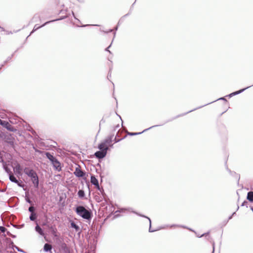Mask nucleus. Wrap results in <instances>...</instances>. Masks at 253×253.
I'll use <instances>...</instances> for the list:
<instances>
[{"label": "nucleus", "instance_id": "nucleus-1", "mask_svg": "<svg viewBox=\"0 0 253 253\" xmlns=\"http://www.w3.org/2000/svg\"><path fill=\"white\" fill-rule=\"evenodd\" d=\"M24 172L30 178L35 188H38L39 185V179L36 172L28 167L24 169Z\"/></svg>", "mask_w": 253, "mask_h": 253}, {"label": "nucleus", "instance_id": "nucleus-2", "mask_svg": "<svg viewBox=\"0 0 253 253\" xmlns=\"http://www.w3.org/2000/svg\"><path fill=\"white\" fill-rule=\"evenodd\" d=\"M98 151H96L93 156L98 159L99 163H101L103 158H104L109 150L108 147H102L101 145H98Z\"/></svg>", "mask_w": 253, "mask_h": 253}, {"label": "nucleus", "instance_id": "nucleus-3", "mask_svg": "<svg viewBox=\"0 0 253 253\" xmlns=\"http://www.w3.org/2000/svg\"><path fill=\"white\" fill-rule=\"evenodd\" d=\"M225 97H226V96H224V97H220V98H219L217 99V100H216L213 101H212V102H211L208 103L206 104H205V105H202V106H199V107H197V108H195V109H192V110H190V111H188V112H186V113H183V114H182L178 115H177V116H175V117H174V118H172V119H170V120H169L167 121L166 122V123H168V122H170V121H173V120H174V119H176V118H178V117H179L184 116V115H185L187 114L188 113H190V112H193V111H195V110H197V109H200V108H202V107H204V106H207V105H209V104H211V103H213V102H215L216 101H217V100H223V101H224L225 102H227V100H226V98H225Z\"/></svg>", "mask_w": 253, "mask_h": 253}, {"label": "nucleus", "instance_id": "nucleus-4", "mask_svg": "<svg viewBox=\"0 0 253 253\" xmlns=\"http://www.w3.org/2000/svg\"><path fill=\"white\" fill-rule=\"evenodd\" d=\"M76 212L84 218L89 219L90 217V212L84 207H78L76 209Z\"/></svg>", "mask_w": 253, "mask_h": 253}, {"label": "nucleus", "instance_id": "nucleus-5", "mask_svg": "<svg viewBox=\"0 0 253 253\" xmlns=\"http://www.w3.org/2000/svg\"><path fill=\"white\" fill-rule=\"evenodd\" d=\"M74 174L77 177L86 178V173L85 171L82 170L79 166L76 168Z\"/></svg>", "mask_w": 253, "mask_h": 253}, {"label": "nucleus", "instance_id": "nucleus-6", "mask_svg": "<svg viewBox=\"0 0 253 253\" xmlns=\"http://www.w3.org/2000/svg\"><path fill=\"white\" fill-rule=\"evenodd\" d=\"M0 125L6 128L8 130H9L11 132H15L16 131V129L14 128L13 126L11 125L7 121L2 120L0 119Z\"/></svg>", "mask_w": 253, "mask_h": 253}, {"label": "nucleus", "instance_id": "nucleus-7", "mask_svg": "<svg viewBox=\"0 0 253 253\" xmlns=\"http://www.w3.org/2000/svg\"><path fill=\"white\" fill-rule=\"evenodd\" d=\"M15 166L13 168V171L15 174L18 177L21 176L22 175V171H24V169L22 168L20 165L16 163L15 164Z\"/></svg>", "mask_w": 253, "mask_h": 253}, {"label": "nucleus", "instance_id": "nucleus-8", "mask_svg": "<svg viewBox=\"0 0 253 253\" xmlns=\"http://www.w3.org/2000/svg\"><path fill=\"white\" fill-rule=\"evenodd\" d=\"M4 142L9 144L13 148L15 147V139L11 134L4 136Z\"/></svg>", "mask_w": 253, "mask_h": 253}, {"label": "nucleus", "instance_id": "nucleus-9", "mask_svg": "<svg viewBox=\"0 0 253 253\" xmlns=\"http://www.w3.org/2000/svg\"><path fill=\"white\" fill-rule=\"evenodd\" d=\"M9 180L13 183L17 184L18 186L20 187L23 188L24 184L20 179H17L14 174H11L9 175Z\"/></svg>", "mask_w": 253, "mask_h": 253}, {"label": "nucleus", "instance_id": "nucleus-10", "mask_svg": "<svg viewBox=\"0 0 253 253\" xmlns=\"http://www.w3.org/2000/svg\"><path fill=\"white\" fill-rule=\"evenodd\" d=\"M114 135H111L108 136L106 139L100 143L98 145H101L102 147H108L107 145H109L113 141Z\"/></svg>", "mask_w": 253, "mask_h": 253}, {"label": "nucleus", "instance_id": "nucleus-11", "mask_svg": "<svg viewBox=\"0 0 253 253\" xmlns=\"http://www.w3.org/2000/svg\"><path fill=\"white\" fill-rule=\"evenodd\" d=\"M51 165H52L54 169L56 170L60 171L62 170L61 163L57 158H56L53 162L51 163Z\"/></svg>", "mask_w": 253, "mask_h": 253}, {"label": "nucleus", "instance_id": "nucleus-12", "mask_svg": "<svg viewBox=\"0 0 253 253\" xmlns=\"http://www.w3.org/2000/svg\"><path fill=\"white\" fill-rule=\"evenodd\" d=\"M90 182L92 185H94L96 187V190H100L98 180L94 174H91Z\"/></svg>", "mask_w": 253, "mask_h": 253}, {"label": "nucleus", "instance_id": "nucleus-13", "mask_svg": "<svg viewBox=\"0 0 253 253\" xmlns=\"http://www.w3.org/2000/svg\"><path fill=\"white\" fill-rule=\"evenodd\" d=\"M161 125H155V126H153L148 128H146V129H145L144 130H143L141 132H127V135H129V136H135V135H139V134H142V133L151 129L152 128H153V127H157V126H161Z\"/></svg>", "mask_w": 253, "mask_h": 253}, {"label": "nucleus", "instance_id": "nucleus-14", "mask_svg": "<svg viewBox=\"0 0 253 253\" xmlns=\"http://www.w3.org/2000/svg\"><path fill=\"white\" fill-rule=\"evenodd\" d=\"M226 169L229 172L230 175L237 180L238 184H239V181L240 178V174L234 171H231L227 167H226Z\"/></svg>", "mask_w": 253, "mask_h": 253}, {"label": "nucleus", "instance_id": "nucleus-15", "mask_svg": "<svg viewBox=\"0 0 253 253\" xmlns=\"http://www.w3.org/2000/svg\"><path fill=\"white\" fill-rule=\"evenodd\" d=\"M45 155L46 158L50 161L51 163L53 162V161L56 158L55 156H53V154L49 152H45Z\"/></svg>", "mask_w": 253, "mask_h": 253}, {"label": "nucleus", "instance_id": "nucleus-16", "mask_svg": "<svg viewBox=\"0 0 253 253\" xmlns=\"http://www.w3.org/2000/svg\"><path fill=\"white\" fill-rule=\"evenodd\" d=\"M251 86H252V85H250L249 86H247L245 88H242V89H241L239 90H237V91H234V92H233L231 93L232 96H235V95H238L239 94H240L241 93H242L243 92H244L245 90H246V89H248L249 88L251 87Z\"/></svg>", "mask_w": 253, "mask_h": 253}, {"label": "nucleus", "instance_id": "nucleus-17", "mask_svg": "<svg viewBox=\"0 0 253 253\" xmlns=\"http://www.w3.org/2000/svg\"><path fill=\"white\" fill-rule=\"evenodd\" d=\"M49 23H50V22L46 21V22H45L44 23H43V24H42V25H41L40 26H38V25L36 24L35 25L33 30H34V31L35 32L37 30H38V29H39L40 28L45 26V25H46L47 24H48Z\"/></svg>", "mask_w": 253, "mask_h": 253}, {"label": "nucleus", "instance_id": "nucleus-18", "mask_svg": "<svg viewBox=\"0 0 253 253\" xmlns=\"http://www.w3.org/2000/svg\"><path fill=\"white\" fill-rule=\"evenodd\" d=\"M2 168L8 174V176L9 175L13 174L10 169L8 167L7 165H4V166H3Z\"/></svg>", "mask_w": 253, "mask_h": 253}, {"label": "nucleus", "instance_id": "nucleus-19", "mask_svg": "<svg viewBox=\"0 0 253 253\" xmlns=\"http://www.w3.org/2000/svg\"><path fill=\"white\" fill-rule=\"evenodd\" d=\"M247 199L251 202H253V192L250 191L248 193Z\"/></svg>", "mask_w": 253, "mask_h": 253}, {"label": "nucleus", "instance_id": "nucleus-20", "mask_svg": "<svg viewBox=\"0 0 253 253\" xmlns=\"http://www.w3.org/2000/svg\"><path fill=\"white\" fill-rule=\"evenodd\" d=\"M52 246L51 245L48 244H45L44 246V250L46 252L49 251L51 250Z\"/></svg>", "mask_w": 253, "mask_h": 253}, {"label": "nucleus", "instance_id": "nucleus-21", "mask_svg": "<svg viewBox=\"0 0 253 253\" xmlns=\"http://www.w3.org/2000/svg\"><path fill=\"white\" fill-rule=\"evenodd\" d=\"M66 18H67V16H66V15L62 16H61L59 18H57V19H54V20H50V21H48V22H50V23L51 22H55V21H57L61 20H63V19H65Z\"/></svg>", "mask_w": 253, "mask_h": 253}, {"label": "nucleus", "instance_id": "nucleus-22", "mask_svg": "<svg viewBox=\"0 0 253 253\" xmlns=\"http://www.w3.org/2000/svg\"><path fill=\"white\" fill-rule=\"evenodd\" d=\"M36 230L41 235H43V233L42 232V229H41V228L39 226V225H37L36 226Z\"/></svg>", "mask_w": 253, "mask_h": 253}, {"label": "nucleus", "instance_id": "nucleus-23", "mask_svg": "<svg viewBox=\"0 0 253 253\" xmlns=\"http://www.w3.org/2000/svg\"><path fill=\"white\" fill-rule=\"evenodd\" d=\"M130 14V13L128 12L127 13V14H125V15H124L123 16H122L121 19L119 20L118 23V25H119L120 23H121L123 20H124V19L125 17L128 16Z\"/></svg>", "mask_w": 253, "mask_h": 253}, {"label": "nucleus", "instance_id": "nucleus-24", "mask_svg": "<svg viewBox=\"0 0 253 253\" xmlns=\"http://www.w3.org/2000/svg\"><path fill=\"white\" fill-rule=\"evenodd\" d=\"M37 216L35 212L31 213V214L30 216V218L31 220L34 221L36 219Z\"/></svg>", "mask_w": 253, "mask_h": 253}, {"label": "nucleus", "instance_id": "nucleus-25", "mask_svg": "<svg viewBox=\"0 0 253 253\" xmlns=\"http://www.w3.org/2000/svg\"><path fill=\"white\" fill-rule=\"evenodd\" d=\"M71 227L76 229V231H78L79 229V227L78 225H77L74 222H72L71 224Z\"/></svg>", "mask_w": 253, "mask_h": 253}, {"label": "nucleus", "instance_id": "nucleus-26", "mask_svg": "<svg viewBox=\"0 0 253 253\" xmlns=\"http://www.w3.org/2000/svg\"><path fill=\"white\" fill-rule=\"evenodd\" d=\"M39 16L37 14H35L34 17H33L32 20H31V22H36L37 21V20L39 18Z\"/></svg>", "mask_w": 253, "mask_h": 253}, {"label": "nucleus", "instance_id": "nucleus-27", "mask_svg": "<svg viewBox=\"0 0 253 253\" xmlns=\"http://www.w3.org/2000/svg\"><path fill=\"white\" fill-rule=\"evenodd\" d=\"M78 195L80 197H83L84 196V191H79Z\"/></svg>", "mask_w": 253, "mask_h": 253}, {"label": "nucleus", "instance_id": "nucleus-28", "mask_svg": "<svg viewBox=\"0 0 253 253\" xmlns=\"http://www.w3.org/2000/svg\"><path fill=\"white\" fill-rule=\"evenodd\" d=\"M11 59V57H8L6 60H5L2 64L4 66L8 62H9Z\"/></svg>", "mask_w": 253, "mask_h": 253}, {"label": "nucleus", "instance_id": "nucleus-29", "mask_svg": "<svg viewBox=\"0 0 253 253\" xmlns=\"http://www.w3.org/2000/svg\"><path fill=\"white\" fill-rule=\"evenodd\" d=\"M6 229L3 227V226H0V231L2 232V233H4L5 232Z\"/></svg>", "mask_w": 253, "mask_h": 253}, {"label": "nucleus", "instance_id": "nucleus-30", "mask_svg": "<svg viewBox=\"0 0 253 253\" xmlns=\"http://www.w3.org/2000/svg\"><path fill=\"white\" fill-rule=\"evenodd\" d=\"M0 159H1V160H0V162L2 163V167L4 166V165H6V162L2 158Z\"/></svg>", "mask_w": 253, "mask_h": 253}, {"label": "nucleus", "instance_id": "nucleus-31", "mask_svg": "<svg viewBox=\"0 0 253 253\" xmlns=\"http://www.w3.org/2000/svg\"><path fill=\"white\" fill-rule=\"evenodd\" d=\"M34 207H33V206H31L30 207H29V211H30L31 213H33V212H34Z\"/></svg>", "mask_w": 253, "mask_h": 253}, {"label": "nucleus", "instance_id": "nucleus-32", "mask_svg": "<svg viewBox=\"0 0 253 253\" xmlns=\"http://www.w3.org/2000/svg\"><path fill=\"white\" fill-rule=\"evenodd\" d=\"M72 14L73 15V16L74 17V18H75V19L77 20L78 22H79L80 23H81V21L79 19H78L75 16V13L73 12V11H72Z\"/></svg>", "mask_w": 253, "mask_h": 253}, {"label": "nucleus", "instance_id": "nucleus-33", "mask_svg": "<svg viewBox=\"0 0 253 253\" xmlns=\"http://www.w3.org/2000/svg\"><path fill=\"white\" fill-rule=\"evenodd\" d=\"M105 123V120L102 118L100 121V123H99V127H100V126L101 124H104Z\"/></svg>", "mask_w": 253, "mask_h": 253}, {"label": "nucleus", "instance_id": "nucleus-34", "mask_svg": "<svg viewBox=\"0 0 253 253\" xmlns=\"http://www.w3.org/2000/svg\"><path fill=\"white\" fill-rule=\"evenodd\" d=\"M124 138H122L121 139H118L116 138V137L114 138V141L115 143H117L118 142H119L120 141H121V140L123 139Z\"/></svg>", "mask_w": 253, "mask_h": 253}, {"label": "nucleus", "instance_id": "nucleus-35", "mask_svg": "<svg viewBox=\"0 0 253 253\" xmlns=\"http://www.w3.org/2000/svg\"><path fill=\"white\" fill-rule=\"evenodd\" d=\"M28 192H27L26 193V200L29 203H31V201H30V200L28 198Z\"/></svg>", "mask_w": 253, "mask_h": 253}, {"label": "nucleus", "instance_id": "nucleus-36", "mask_svg": "<svg viewBox=\"0 0 253 253\" xmlns=\"http://www.w3.org/2000/svg\"><path fill=\"white\" fill-rule=\"evenodd\" d=\"M111 45H112V43H111V44L109 45V46H108L107 48H105V51H108V52H109L110 53H111V52L109 50V48L111 47Z\"/></svg>", "mask_w": 253, "mask_h": 253}, {"label": "nucleus", "instance_id": "nucleus-37", "mask_svg": "<svg viewBox=\"0 0 253 253\" xmlns=\"http://www.w3.org/2000/svg\"><path fill=\"white\" fill-rule=\"evenodd\" d=\"M111 70H112V68H110L109 71V73H108V75H107L108 79H109V78L111 77Z\"/></svg>", "mask_w": 253, "mask_h": 253}, {"label": "nucleus", "instance_id": "nucleus-38", "mask_svg": "<svg viewBox=\"0 0 253 253\" xmlns=\"http://www.w3.org/2000/svg\"><path fill=\"white\" fill-rule=\"evenodd\" d=\"M33 149L35 150V151L36 152H39V153H42V151H39L38 149H37L34 146H33Z\"/></svg>", "mask_w": 253, "mask_h": 253}, {"label": "nucleus", "instance_id": "nucleus-39", "mask_svg": "<svg viewBox=\"0 0 253 253\" xmlns=\"http://www.w3.org/2000/svg\"><path fill=\"white\" fill-rule=\"evenodd\" d=\"M107 146H108V147L109 148V150H110V148L113 147V144H112V143L109 145H107Z\"/></svg>", "mask_w": 253, "mask_h": 253}, {"label": "nucleus", "instance_id": "nucleus-40", "mask_svg": "<svg viewBox=\"0 0 253 253\" xmlns=\"http://www.w3.org/2000/svg\"><path fill=\"white\" fill-rule=\"evenodd\" d=\"M117 116H119V118H120V119L121 120V121H122V126L123 127V121L122 120V118H121V116H120L119 115H118V114H117Z\"/></svg>", "mask_w": 253, "mask_h": 253}, {"label": "nucleus", "instance_id": "nucleus-41", "mask_svg": "<svg viewBox=\"0 0 253 253\" xmlns=\"http://www.w3.org/2000/svg\"><path fill=\"white\" fill-rule=\"evenodd\" d=\"M56 229H53V231H52V233L55 236H56V235L55 234L56 233Z\"/></svg>", "mask_w": 253, "mask_h": 253}, {"label": "nucleus", "instance_id": "nucleus-42", "mask_svg": "<svg viewBox=\"0 0 253 253\" xmlns=\"http://www.w3.org/2000/svg\"><path fill=\"white\" fill-rule=\"evenodd\" d=\"M120 127V125L119 124H118L117 125H116L115 127V128H114V131H115L116 130V129H117L118 128H119Z\"/></svg>", "mask_w": 253, "mask_h": 253}, {"label": "nucleus", "instance_id": "nucleus-43", "mask_svg": "<svg viewBox=\"0 0 253 253\" xmlns=\"http://www.w3.org/2000/svg\"><path fill=\"white\" fill-rule=\"evenodd\" d=\"M112 32V29H109L108 31H103V32H104L105 33H110Z\"/></svg>", "mask_w": 253, "mask_h": 253}, {"label": "nucleus", "instance_id": "nucleus-44", "mask_svg": "<svg viewBox=\"0 0 253 253\" xmlns=\"http://www.w3.org/2000/svg\"><path fill=\"white\" fill-rule=\"evenodd\" d=\"M35 32V31H34V30H33L30 33L29 35L27 37V39L33 33H34Z\"/></svg>", "mask_w": 253, "mask_h": 253}, {"label": "nucleus", "instance_id": "nucleus-45", "mask_svg": "<svg viewBox=\"0 0 253 253\" xmlns=\"http://www.w3.org/2000/svg\"><path fill=\"white\" fill-rule=\"evenodd\" d=\"M225 96H226V97H229V98H231V97H233V96H232V95L231 93H230L229 94H228V95H227Z\"/></svg>", "mask_w": 253, "mask_h": 253}, {"label": "nucleus", "instance_id": "nucleus-46", "mask_svg": "<svg viewBox=\"0 0 253 253\" xmlns=\"http://www.w3.org/2000/svg\"><path fill=\"white\" fill-rule=\"evenodd\" d=\"M225 96H226V97H229V98H231V97H233V96H232V95L231 93H230L229 94H228V95H227Z\"/></svg>", "mask_w": 253, "mask_h": 253}, {"label": "nucleus", "instance_id": "nucleus-47", "mask_svg": "<svg viewBox=\"0 0 253 253\" xmlns=\"http://www.w3.org/2000/svg\"><path fill=\"white\" fill-rule=\"evenodd\" d=\"M89 25H83L81 26L80 27H85L88 26Z\"/></svg>", "mask_w": 253, "mask_h": 253}, {"label": "nucleus", "instance_id": "nucleus-48", "mask_svg": "<svg viewBox=\"0 0 253 253\" xmlns=\"http://www.w3.org/2000/svg\"><path fill=\"white\" fill-rule=\"evenodd\" d=\"M4 66V65L2 64L0 65V70L2 69V68Z\"/></svg>", "mask_w": 253, "mask_h": 253}, {"label": "nucleus", "instance_id": "nucleus-49", "mask_svg": "<svg viewBox=\"0 0 253 253\" xmlns=\"http://www.w3.org/2000/svg\"><path fill=\"white\" fill-rule=\"evenodd\" d=\"M97 166L99 167H101V165H100V163H99H99H98V164H97Z\"/></svg>", "mask_w": 253, "mask_h": 253}, {"label": "nucleus", "instance_id": "nucleus-50", "mask_svg": "<svg viewBox=\"0 0 253 253\" xmlns=\"http://www.w3.org/2000/svg\"><path fill=\"white\" fill-rule=\"evenodd\" d=\"M118 25H117L115 28V30L116 31H117L118 30Z\"/></svg>", "mask_w": 253, "mask_h": 253}, {"label": "nucleus", "instance_id": "nucleus-51", "mask_svg": "<svg viewBox=\"0 0 253 253\" xmlns=\"http://www.w3.org/2000/svg\"><path fill=\"white\" fill-rule=\"evenodd\" d=\"M0 29H1L2 30V31H4V28H2V27H1L0 26Z\"/></svg>", "mask_w": 253, "mask_h": 253}, {"label": "nucleus", "instance_id": "nucleus-52", "mask_svg": "<svg viewBox=\"0 0 253 253\" xmlns=\"http://www.w3.org/2000/svg\"><path fill=\"white\" fill-rule=\"evenodd\" d=\"M14 53H13V54H11V56H9V57H11V58H12V57H13V55H14Z\"/></svg>", "mask_w": 253, "mask_h": 253}, {"label": "nucleus", "instance_id": "nucleus-53", "mask_svg": "<svg viewBox=\"0 0 253 253\" xmlns=\"http://www.w3.org/2000/svg\"><path fill=\"white\" fill-rule=\"evenodd\" d=\"M14 53H13V54H11V56H9V57H11V58H12V57H13V55H14Z\"/></svg>", "mask_w": 253, "mask_h": 253}, {"label": "nucleus", "instance_id": "nucleus-54", "mask_svg": "<svg viewBox=\"0 0 253 253\" xmlns=\"http://www.w3.org/2000/svg\"><path fill=\"white\" fill-rule=\"evenodd\" d=\"M250 190H253V186H251V187L250 188Z\"/></svg>", "mask_w": 253, "mask_h": 253}, {"label": "nucleus", "instance_id": "nucleus-55", "mask_svg": "<svg viewBox=\"0 0 253 253\" xmlns=\"http://www.w3.org/2000/svg\"><path fill=\"white\" fill-rule=\"evenodd\" d=\"M226 111H224L223 112H222L221 114V115H222V114H223L225 112H226Z\"/></svg>", "mask_w": 253, "mask_h": 253}, {"label": "nucleus", "instance_id": "nucleus-56", "mask_svg": "<svg viewBox=\"0 0 253 253\" xmlns=\"http://www.w3.org/2000/svg\"><path fill=\"white\" fill-rule=\"evenodd\" d=\"M115 35H116V33L115 32V33H114V38L115 37Z\"/></svg>", "mask_w": 253, "mask_h": 253}, {"label": "nucleus", "instance_id": "nucleus-57", "mask_svg": "<svg viewBox=\"0 0 253 253\" xmlns=\"http://www.w3.org/2000/svg\"><path fill=\"white\" fill-rule=\"evenodd\" d=\"M246 189L247 190H249V188H246Z\"/></svg>", "mask_w": 253, "mask_h": 253}, {"label": "nucleus", "instance_id": "nucleus-58", "mask_svg": "<svg viewBox=\"0 0 253 253\" xmlns=\"http://www.w3.org/2000/svg\"><path fill=\"white\" fill-rule=\"evenodd\" d=\"M101 192H102V194H103V192H104V190L101 191Z\"/></svg>", "mask_w": 253, "mask_h": 253}, {"label": "nucleus", "instance_id": "nucleus-59", "mask_svg": "<svg viewBox=\"0 0 253 253\" xmlns=\"http://www.w3.org/2000/svg\"><path fill=\"white\" fill-rule=\"evenodd\" d=\"M94 26H98V25H94Z\"/></svg>", "mask_w": 253, "mask_h": 253}, {"label": "nucleus", "instance_id": "nucleus-60", "mask_svg": "<svg viewBox=\"0 0 253 253\" xmlns=\"http://www.w3.org/2000/svg\"><path fill=\"white\" fill-rule=\"evenodd\" d=\"M252 86H253V85H252Z\"/></svg>", "mask_w": 253, "mask_h": 253}]
</instances>
